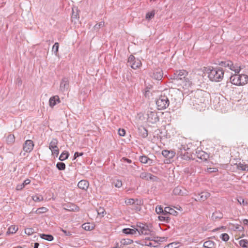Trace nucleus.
Listing matches in <instances>:
<instances>
[{"instance_id":"obj_23","label":"nucleus","mask_w":248,"mask_h":248,"mask_svg":"<svg viewBox=\"0 0 248 248\" xmlns=\"http://www.w3.org/2000/svg\"><path fill=\"white\" fill-rule=\"evenodd\" d=\"M164 211L165 215L167 214L176 216L177 214V212L173 208L170 207H166L164 208Z\"/></svg>"},{"instance_id":"obj_37","label":"nucleus","mask_w":248,"mask_h":248,"mask_svg":"<svg viewBox=\"0 0 248 248\" xmlns=\"http://www.w3.org/2000/svg\"><path fill=\"white\" fill-rule=\"evenodd\" d=\"M155 211L157 214H163L165 215L164 209H163V207L161 206H157L155 208Z\"/></svg>"},{"instance_id":"obj_5","label":"nucleus","mask_w":248,"mask_h":248,"mask_svg":"<svg viewBox=\"0 0 248 248\" xmlns=\"http://www.w3.org/2000/svg\"><path fill=\"white\" fill-rule=\"evenodd\" d=\"M156 104L158 110H163L168 108L170 104L169 97L165 93H161L156 100Z\"/></svg>"},{"instance_id":"obj_36","label":"nucleus","mask_w":248,"mask_h":248,"mask_svg":"<svg viewBox=\"0 0 248 248\" xmlns=\"http://www.w3.org/2000/svg\"><path fill=\"white\" fill-rule=\"evenodd\" d=\"M240 245L244 248H248V241L246 239H242L239 241Z\"/></svg>"},{"instance_id":"obj_10","label":"nucleus","mask_w":248,"mask_h":248,"mask_svg":"<svg viewBox=\"0 0 248 248\" xmlns=\"http://www.w3.org/2000/svg\"><path fill=\"white\" fill-rule=\"evenodd\" d=\"M151 76L152 78L155 80H161L163 76V71L160 68H157L153 71V74Z\"/></svg>"},{"instance_id":"obj_24","label":"nucleus","mask_w":248,"mask_h":248,"mask_svg":"<svg viewBox=\"0 0 248 248\" xmlns=\"http://www.w3.org/2000/svg\"><path fill=\"white\" fill-rule=\"evenodd\" d=\"M58 143V140L56 138H53L49 145V149L50 150L54 149V148H57V144Z\"/></svg>"},{"instance_id":"obj_2","label":"nucleus","mask_w":248,"mask_h":248,"mask_svg":"<svg viewBox=\"0 0 248 248\" xmlns=\"http://www.w3.org/2000/svg\"><path fill=\"white\" fill-rule=\"evenodd\" d=\"M208 77L210 80L215 82H219L224 77V72L220 67L209 68L207 70Z\"/></svg>"},{"instance_id":"obj_31","label":"nucleus","mask_w":248,"mask_h":248,"mask_svg":"<svg viewBox=\"0 0 248 248\" xmlns=\"http://www.w3.org/2000/svg\"><path fill=\"white\" fill-rule=\"evenodd\" d=\"M155 10H152V11L146 13L145 18L147 20H150L155 16Z\"/></svg>"},{"instance_id":"obj_41","label":"nucleus","mask_w":248,"mask_h":248,"mask_svg":"<svg viewBox=\"0 0 248 248\" xmlns=\"http://www.w3.org/2000/svg\"><path fill=\"white\" fill-rule=\"evenodd\" d=\"M97 214L99 215H101L102 217H104L105 214H106L105 210L103 208L99 207L97 209Z\"/></svg>"},{"instance_id":"obj_55","label":"nucleus","mask_w":248,"mask_h":248,"mask_svg":"<svg viewBox=\"0 0 248 248\" xmlns=\"http://www.w3.org/2000/svg\"><path fill=\"white\" fill-rule=\"evenodd\" d=\"M122 159L123 160V162L125 163H127V164L132 163V160L130 159H128V158H125V157H123L122 158Z\"/></svg>"},{"instance_id":"obj_19","label":"nucleus","mask_w":248,"mask_h":248,"mask_svg":"<svg viewBox=\"0 0 248 248\" xmlns=\"http://www.w3.org/2000/svg\"><path fill=\"white\" fill-rule=\"evenodd\" d=\"M148 118L152 119L151 122L152 123H156L159 121V118L157 115V113L155 112L150 111L148 113Z\"/></svg>"},{"instance_id":"obj_28","label":"nucleus","mask_w":248,"mask_h":248,"mask_svg":"<svg viewBox=\"0 0 248 248\" xmlns=\"http://www.w3.org/2000/svg\"><path fill=\"white\" fill-rule=\"evenodd\" d=\"M40 237L41 238L48 241H51L54 239L53 236L51 234H40Z\"/></svg>"},{"instance_id":"obj_39","label":"nucleus","mask_w":248,"mask_h":248,"mask_svg":"<svg viewBox=\"0 0 248 248\" xmlns=\"http://www.w3.org/2000/svg\"><path fill=\"white\" fill-rule=\"evenodd\" d=\"M238 202L240 204L243 205V206L247 205L248 202L245 201V200L241 197H239L237 199Z\"/></svg>"},{"instance_id":"obj_21","label":"nucleus","mask_w":248,"mask_h":248,"mask_svg":"<svg viewBox=\"0 0 248 248\" xmlns=\"http://www.w3.org/2000/svg\"><path fill=\"white\" fill-rule=\"evenodd\" d=\"M200 197L198 199H195V201H204L210 196V193L207 191H203L199 194Z\"/></svg>"},{"instance_id":"obj_18","label":"nucleus","mask_w":248,"mask_h":248,"mask_svg":"<svg viewBox=\"0 0 248 248\" xmlns=\"http://www.w3.org/2000/svg\"><path fill=\"white\" fill-rule=\"evenodd\" d=\"M138 132L139 135L143 138H145L148 136V130L143 126H140L138 128Z\"/></svg>"},{"instance_id":"obj_6","label":"nucleus","mask_w":248,"mask_h":248,"mask_svg":"<svg viewBox=\"0 0 248 248\" xmlns=\"http://www.w3.org/2000/svg\"><path fill=\"white\" fill-rule=\"evenodd\" d=\"M188 75V72L185 70H179L175 71L170 75V78L177 81H182Z\"/></svg>"},{"instance_id":"obj_15","label":"nucleus","mask_w":248,"mask_h":248,"mask_svg":"<svg viewBox=\"0 0 248 248\" xmlns=\"http://www.w3.org/2000/svg\"><path fill=\"white\" fill-rule=\"evenodd\" d=\"M162 155L165 157L170 159L175 156V152L172 150H164L162 151Z\"/></svg>"},{"instance_id":"obj_43","label":"nucleus","mask_w":248,"mask_h":248,"mask_svg":"<svg viewBox=\"0 0 248 248\" xmlns=\"http://www.w3.org/2000/svg\"><path fill=\"white\" fill-rule=\"evenodd\" d=\"M82 228L86 231H90L93 229V227H91L89 223H84L82 225Z\"/></svg>"},{"instance_id":"obj_49","label":"nucleus","mask_w":248,"mask_h":248,"mask_svg":"<svg viewBox=\"0 0 248 248\" xmlns=\"http://www.w3.org/2000/svg\"><path fill=\"white\" fill-rule=\"evenodd\" d=\"M177 243H172L168 244V245L165 247V248H177Z\"/></svg>"},{"instance_id":"obj_44","label":"nucleus","mask_w":248,"mask_h":248,"mask_svg":"<svg viewBox=\"0 0 248 248\" xmlns=\"http://www.w3.org/2000/svg\"><path fill=\"white\" fill-rule=\"evenodd\" d=\"M220 238L224 241H227L229 239V236L227 233H222L220 235Z\"/></svg>"},{"instance_id":"obj_34","label":"nucleus","mask_w":248,"mask_h":248,"mask_svg":"<svg viewBox=\"0 0 248 248\" xmlns=\"http://www.w3.org/2000/svg\"><path fill=\"white\" fill-rule=\"evenodd\" d=\"M59 45L58 42L55 43L52 47V51L54 52L56 56L57 55L59 50Z\"/></svg>"},{"instance_id":"obj_4","label":"nucleus","mask_w":248,"mask_h":248,"mask_svg":"<svg viewBox=\"0 0 248 248\" xmlns=\"http://www.w3.org/2000/svg\"><path fill=\"white\" fill-rule=\"evenodd\" d=\"M217 64L221 67L228 68L229 69L234 71L235 73L237 74L240 72L241 69L240 66L239 65V64L237 63L233 64L232 62L230 60L218 61Z\"/></svg>"},{"instance_id":"obj_38","label":"nucleus","mask_w":248,"mask_h":248,"mask_svg":"<svg viewBox=\"0 0 248 248\" xmlns=\"http://www.w3.org/2000/svg\"><path fill=\"white\" fill-rule=\"evenodd\" d=\"M112 184L116 187L118 188L121 187V186H122V183L121 181H120L118 179L114 180Z\"/></svg>"},{"instance_id":"obj_48","label":"nucleus","mask_w":248,"mask_h":248,"mask_svg":"<svg viewBox=\"0 0 248 248\" xmlns=\"http://www.w3.org/2000/svg\"><path fill=\"white\" fill-rule=\"evenodd\" d=\"M51 151L52 155L56 157L58 156L59 153V150L58 149V147L54 148V149H51Z\"/></svg>"},{"instance_id":"obj_54","label":"nucleus","mask_w":248,"mask_h":248,"mask_svg":"<svg viewBox=\"0 0 248 248\" xmlns=\"http://www.w3.org/2000/svg\"><path fill=\"white\" fill-rule=\"evenodd\" d=\"M25 187V186L24 185V184H19L17 185L16 187V189L17 190H21Z\"/></svg>"},{"instance_id":"obj_12","label":"nucleus","mask_w":248,"mask_h":248,"mask_svg":"<svg viewBox=\"0 0 248 248\" xmlns=\"http://www.w3.org/2000/svg\"><path fill=\"white\" fill-rule=\"evenodd\" d=\"M69 88V81L68 79L67 78H63L60 86V90L64 92L65 91H67Z\"/></svg>"},{"instance_id":"obj_62","label":"nucleus","mask_w":248,"mask_h":248,"mask_svg":"<svg viewBox=\"0 0 248 248\" xmlns=\"http://www.w3.org/2000/svg\"><path fill=\"white\" fill-rule=\"evenodd\" d=\"M39 244L38 243H35L34 245V248H38Z\"/></svg>"},{"instance_id":"obj_25","label":"nucleus","mask_w":248,"mask_h":248,"mask_svg":"<svg viewBox=\"0 0 248 248\" xmlns=\"http://www.w3.org/2000/svg\"><path fill=\"white\" fill-rule=\"evenodd\" d=\"M139 160L142 163L146 164L148 162L150 163L152 162V160L148 157L146 155H141L139 157Z\"/></svg>"},{"instance_id":"obj_57","label":"nucleus","mask_w":248,"mask_h":248,"mask_svg":"<svg viewBox=\"0 0 248 248\" xmlns=\"http://www.w3.org/2000/svg\"><path fill=\"white\" fill-rule=\"evenodd\" d=\"M8 140L10 142H14L15 140V137L14 135H10L8 137Z\"/></svg>"},{"instance_id":"obj_26","label":"nucleus","mask_w":248,"mask_h":248,"mask_svg":"<svg viewBox=\"0 0 248 248\" xmlns=\"http://www.w3.org/2000/svg\"><path fill=\"white\" fill-rule=\"evenodd\" d=\"M123 232L126 234H134L137 233L136 229L125 228L123 230Z\"/></svg>"},{"instance_id":"obj_17","label":"nucleus","mask_w":248,"mask_h":248,"mask_svg":"<svg viewBox=\"0 0 248 248\" xmlns=\"http://www.w3.org/2000/svg\"><path fill=\"white\" fill-rule=\"evenodd\" d=\"M181 85L185 90H188L192 85V82L187 78H186L181 81Z\"/></svg>"},{"instance_id":"obj_8","label":"nucleus","mask_w":248,"mask_h":248,"mask_svg":"<svg viewBox=\"0 0 248 248\" xmlns=\"http://www.w3.org/2000/svg\"><path fill=\"white\" fill-rule=\"evenodd\" d=\"M194 157L199 160H197L198 162L205 161L209 158V155L207 153L203 151L197 150L196 151V154L194 155Z\"/></svg>"},{"instance_id":"obj_22","label":"nucleus","mask_w":248,"mask_h":248,"mask_svg":"<svg viewBox=\"0 0 248 248\" xmlns=\"http://www.w3.org/2000/svg\"><path fill=\"white\" fill-rule=\"evenodd\" d=\"M216 246V243L211 240L205 241L203 245L205 248H215Z\"/></svg>"},{"instance_id":"obj_35","label":"nucleus","mask_w":248,"mask_h":248,"mask_svg":"<svg viewBox=\"0 0 248 248\" xmlns=\"http://www.w3.org/2000/svg\"><path fill=\"white\" fill-rule=\"evenodd\" d=\"M57 168L60 170H64L65 168V164L62 162H59L56 164Z\"/></svg>"},{"instance_id":"obj_60","label":"nucleus","mask_w":248,"mask_h":248,"mask_svg":"<svg viewBox=\"0 0 248 248\" xmlns=\"http://www.w3.org/2000/svg\"><path fill=\"white\" fill-rule=\"evenodd\" d=\"M31 180L27 179L23 182V184H24V185L25 186L26 185L29 184Z\"/></svg>"},{"instance_id":"obj_59","label":"nucleus","mask_w":248,"mask_h":248,"mask_svg":"<svg viewBox=\"0 0 248 248\" xmlns=\"http://www.w3.org/2000/svg\"><path fill=\"white\" fill-rule=\"evenodd\" d=\"M78 14L77 13H75L73 11L72 14V18H77Z\"/></svg>"},{"instance_id":"obj_58","label":"nucleus","mask_w":248,"mask_h":248,"mask_svg":"<svg viewBox=\"0 0 248 248\" xmlns=\"http://www.w3.org/2000/svg\"><path fill=\"white\" fill-rule=\"evenodd\" d=\"M147 174V172L144 171L140 174V177L142 179H145L146 177V175Z\"/></svg>"},{"instance_id":"obj_27","label":"nucleus","mask_w":248,"mask_h":248,"mask_svg":"<svg viewBox=\"0 0 248 248\" xmlns=\"http://www.w3.org/2000/svg\"><path fill=\"white\" fill-rule=\"evenodd\" d=\"M69 156V154L67 151H63L62 152V153L60 155L59 159L61 161H64L65 159H67Z\"/></svg>"},{"instance_id":"obj_64","label":"nucleus","mask_w":248,"mask_h":248,"mask_svg":"<svg viewBox=\"0 0 248 248\" xmlns=\"http://www.w3.org/2000/svg\"><path fill=\"white\" fill-rule=\"evenodd\" d=\"M113 248H119L118 247V246H116V247H114Z\"/></svg>"},{"instance_id":"obj_50","label":"nucleus","mask_w":248,"mask_h":248,"mask_svg":"<svg viewBox=\"0 0 248 248\" xmlns=\"http://www.w3.org/2000/svg\"><path fill=\"white\" fill-rule=\"evenodd\" d=\"M133 241L127 239H123L121 241V243L124 245H129L132 243Z\"/></svg>"},{"instance_id":"obj_42","label":"nucleus","mask_w":248,"mask_h":248,"mask_svg":"<svg viewBox=\"0 0 248 248\" xmlns=\"http://www.w3.org/2000/svg\"><path fill=\"white\" fill-rule=\"evenodd\" d=\"M145 179L155 181L156 179V177L152 175L151 173L147 172V174L146 175V177H145Z\"/></svg>"},{"instance_id":"obj_33","label":"nucleus","mask_w":248,"mask_h":248,"mask_svg":"<svg viewBox=\"0 0 248 248\" xmlns=\"http://www.w3.org/2000/svg\"><path fill=\"white\" fill-rule=\"evenodd\" d=\"M32 200L35 202H39L43 200V197L41 195L36 194L32 196Z\"/></svg>"},{"instance_id":"obj_40","label":"nucleus","mask_w":248,"mask_h":248,"mask_svg":"<svg viewBox=\"0 0 248 248\" xmlns=\"http://www.w3.org/2000/svg\"><path fill=\"white\" fill-rule=\"evenodd\" d=\"M47 210H47V209L46 208L42 207H40V208H38L36 210L35 212L37 214H42V213H44L46 212Z\"/></svg>"},{"instance_id":"obj_3","label":"nucleus","mask_w":248,"mask_h":248,"mask_svg":"<svg viewBox=\"0 0 248 248\" xmlns=\"http://www.w3.org/2000/svg\"><path fill=\"white\" fill-rule=\"evenodd\" d=\"M232 84L236 86H242L248 82V76L245 74L235 75L230 78Z\"/></svg>"},{"instance_id":"obj_11","label":"nucleus","mask_w":248,"mask_h":248,"mask_svg":"<svg viewBox=\"0 0 248 248\" xmlns=\"http://www.w3.org/2000/svg\"><path fill=\"white\" fill-rule=\"evenodd\" d=\"M34 143L32 140H27L23 145V150L27 153L31 152L33 149Z\"/></svg>"},{"instance_id":"obj_16","label":"nucleus","mask_w":248,"mask_h":248,"mask_svg":"<svg viewBox=\"0 0 248 248\" xmlns=\"http://www.w3.org/2000/svg\"><path fill=\"white\" fill-rule=\"evenodd\" d=\"M61 102L59 96L58 95H55L51 97L49 100V106L53 108L57 104Z\"/></svg>"},{"instance_id":"obj_1","label":"nucleus","mask_w":248,"mask_h":248,"mask_svg":"<svg viewBox=\"0 0 248 248\" xmlns=\"http://www.w3.org/2000/svg\"><path fill=\"white\" fill-rule=\"evenodd\" d=\"M192 146L191 143L179 145L178 146L177 155L184 160L195 159V157L191 154L190 149Z\"/></svg>"},{"instance_id":"obj_7","label":"nucleus","mask_w":248,"mask_h":248,"mask_svg":"<svg viewBox=\"0 0 248 248\" xmlns=\"http://www.w3.org/2000/svg\"><path fill=\"white\" fill-rule=\"evenodd\" d=\"M127 62L133 69H136L141 65V61L139 59H136L133 55L129 56Z\"/></svg>"},{"instance_id":"obj_20","label":"nucleus","mask_w":248,"mask_h":248,"mask_svg":"<svg viewBox=\"0 0 248 248\" xmlns=\"http://www.w3.org/2000/svg\"><path fill=\"white\" fill-rule=\"evenodd\" d=\"M89 184L88 182L86 180H84L80 181L78 184V187L80 189H81L83 190L87 189V188L89 187Z\"/></svg>"},{"instance_id":"obj_56","label":"nucleus","mask_w":248,"mask_h":248,"mask_svg":"<svg viewBox=\"0 0 248 248\" xmlns=\"http://www.w3.org/2000/svg\"><path fill=\"white\" fill-rule=\"evenodd\" d=\"M61 231L64 233V234L66 236H70L72 235V232L70 231H67L62 229H61Z\"/></svg>"},{"instance_id":"obj_45","label":"nucleus","mask_w":248,"mask_h":248,"mask_svg":"<svg viewBox=\"0 0 248 248\" xmlns=\"http://www.w3.org/2000/svg\"><path fill=\"white\" fill-rule=\"evenodd\" d=\"M34 230L33 228H26L25 229V233L29 235L33 234Z\"/></svg>"},{"instance_id":"obj_29","label":"nucleus","mask_w":248,"mask_h":248,"mask_svg":"<svg viewBox=\"0 0 248 248\" xmlns=\"http://www.w3.org/2000/svg\"><path fill=\"white\" fill-rule=\"evenodd\" d=\"M223 217V215L220 212H216L212 215V218L213 220H216L217 219H221Z\"/></svg>"},{"instance_id":"obj_13","label":"nucleus","mask_w":248,"mask_h":248,"mask_svg":"<svg viewBox=\"0 0 248 248\" xmlns=\"http://www.w3.org/2000/svg\"><path fill=\"white\" fill-rule=\"evenodd\" d=\"M173 194L176 195L184 196L187 195V191L182 186L176 187L173 191Z\"/></svg>"},{"instance_id":"obj_53","label":"nucleus","mask_w":248,"mask_h":248,"mask_svg":"<svg viewBox=\"0 0 248 248\" xmlns=\"http://www.w3.org/2000/svg\"><path fill=\"white\" fill-rule=\"evenodd\" d=\"M118 134L120 136H124L125 134V130L124 129H119Z\"/></svg>"},{"instance_id":"obj_46","label":"nucleus","mask_w":248,"mask_h":248,"mask_svg":"<svg viewBox=\"0 0 248 248\" xmlns=\"http://www.w3.org/2000/svg\"><path fill=\"white\" fill-rule=\"evenodd\" d=\"M126 205H134L135 204V200L134 199H128L125 201Z\"/></svg>"},{"instance_id":"obj_63","label":"nucleus","mask_w":248,"mask_h":248,"mask_svg":"<svg viewBox=\"0 0 248 248\" xmlns=\"http://www.w3.org/2000/svg\"><path fill=\"white\" fill-rule=\"evenodd\" d=\"M195 103H196V104H199V103H201V101H200V102H199V101H196V100H195Z\"/></svg>"},{"instance_id":"obj_30","label":"nucleus","mask_w":248,"mask_h":248,"mask_svg":"<svg viewBox=\"0 0 248 248\" xmlns=\"http://www.w3.org/2000/svg\"><path fill=\"white\" fill-rule=\"evenodd\" d=\"M17 230H18L17 227H16V226L12 225L8 228L7 233L8 234H10V233L13 234V233H16V232L17 231Z\"/></svg>"},{"instance_id":"obj_47","label":"nucleus","mask_w":248,"mask_h":248,"mask_svg":"<svg viewBox=\"0 0 248 248\" xmlns=\"http://www.w3.org/2000/svg\"><path fill=\"white\" fill-rule=\"evenodd\" d=\"M104 26H105V22L104 21H101L99 23L96 24L94 26V29L96 30V29H99L100 28H102Z\"/></svg>"},{"instance_id":"obj_51","label":"nucleus","mask_w":248,"mask_h":248,"mask_svg":"<svg viewBox=\"0 0 248 248\" xmlns=\"http://www.w3.org/2000/svg\"><path fill=\"white\" fill-rule=\"evenodd\" d=\"M135 211L138 212L140 211L141 210V207L138 205V204H134L133 205V208H132Z\"/></svg>"},{"instance_id":"obj_52","label":"nucleus","mask_w":248,"mask_h":248,"mask_svg":"<svg viewBox=\"0 0 248 248\" xmlns=\"http://www.w3.org/2000/svg\"><path fill=\"white\" fill-rule=\"evenodd\" d=\"M83 155V153H82V152L79 153V152H76L74 154V159H75L77 157L82 156Z\"/></svg>"},{"instance_id":"obj_32","label":"nucleus","mask_w":248,"mask_h":248,"mask_svg":"<svg viewBox=\"0 0 248 248\" xmlns=\"http://www.w3.org/2000/svg\"><path fill=\"white\" fill-rule=\"evenodd\" d=\"M163 215L164 216L159 217V220L161 221H165L166 222H169L170 220V218L168 216L167 214Z\"/></svg>"},{"instance_id":"obj_14","label":"nucleus","mask_w":248,"mask_h":248,"mask_svg":"<svg viewBox=\"0 0 248 248\" xmlns=\"http://www.w3.org/2000/svg\"><path fill=\"white\" fill-rule=\"evenodd\" d=\"M235 169L238 170H248V165L246 164L244 162L235 164L233 166V170Z\"/></svg>"},{"instance_id":"obj_61","label":"nucleus","mask_w":248,"mask_h":248,"mask_svg":"<svg viewBox=\"0 0 248 248\" xmlns=\"http://www.w3.org/2000/svg\"><path fill=\"white\" fill-rule=\"evenodd\" d=\"M243 223L245 225H248V219H245L243 220Z\"/></svg>"},{"instance_id":"obj_9","label":"nucleus","mask_w":248,"mask_h":248,"mask_svg":"<svg viewBox=\"0 0 248 248\" xmlns=\"http://www.w3.org/2000/svg\"><path fill=\"white\" fill-rule=\"evenodd\" d=\"M137 227L136 230L139 234L148 235L151 232L148 226L145 224L140 223L139 225H137Z\"/></svg>"}]
</instances>
